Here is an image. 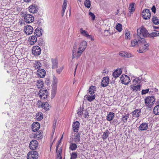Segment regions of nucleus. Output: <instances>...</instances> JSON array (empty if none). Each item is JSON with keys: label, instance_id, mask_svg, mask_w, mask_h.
<instances>
[{"label": "nucleus", "instance_id": "nucleus-17", "mask_svg": "<svg viewBox=\"0 0 159 159\" xmlns=\"http://www.w3.org/2000/svg\"><path fill=\"white\" fill-rule=\"evenodd\" d=\"M29 11L31 13H35L38 11V8L35 5L33 4L29 7Z\"/></svg>", "mask_w": 159, "mask_h": 159}, {"label": "nucleus", "instance_id": "nucleus-50", "mask_svg": "<svg viewBox=\"0 0 159 159\" xmlns=\"http://www.w3.org/2000/svg\"><path fill=\"white\" fill-rule=\"evenodd\" d=\"M84 111V108H80V109H79L78 110L77 114L79 115H80L81 116L82 115L83 113V111Z\"/></svg>", "mask_w": 159, "mask_h": 159}, {"label": "nucleus", "instance_id": "nucleus-30", "mask_svg": "<svg viewBox=\"0 0 159 159\" xmlns=\"http://www.w3.org/2000/svg\"><path fill=\"white\" fill-rule=\"evenodd\" d=\"M30 41V43L31 45H33L36 43L37 40V37L34 35H33L31 36L29 38Z\"/></svg>", "mask_w": 159, "mask_h": 159}, {"label": "nucleus", "instance_id": "nucleus-56", "mask_svg": "<svg viewBox=\"0 0 159 159\" xmlns=\"http://www.w3.org/2000/svg\"><path fill=\"white\" fill-rule=\"evenodd\" d=\"M56 92L55 88L53 89L52 90V95L53 98L54 97L56 94Z\"/></svg>", "mask_w": 159, "mask_h": 159}, {"label": "nucleus", "instance_id": "nucleus-34", "mask_svg": "<svg viewBox=\"0 0 159 159\" xmlns=\"http://www.w3.org/2000/svg\"><path fill=\"white\" fill-rule=\"evenodd\" d=\"M85 97L89 102H91L93 101L95 99V96L94 94H93L92 96L91 95H87L85 96Z\"/></svg>", "mask_w": 159, "mask_h": 159}, {"label": "nucleus", "instance_id": "nucleus-6", "mask_svg": "<svg viewBox=\"0 0 159 159\" xmlns=\"http://www.w3.org/2000/svg\"><path fill=\"white\" fill-rule=\"evenodd\" d=\"M120 80L122 84L127 85L130 82V78L127 75L123 74L120 77Z\"/></svg>", "mask_w": 159, "mask_h": 159}, {"label": "nucleus", "instance_id": "nucleus-10", "mask_svg": "<svg viewBox=\"0 0 159 159\" xmlns=\"http://www.w3.org/2000/svg\"><path fill=\"white\" fill-rule=\"evenodd\" d=\"M25 21L28 23L33 22L34 20V17L31 14H25L24 16Z\"/></svg>", "mask_w": 159, "mask_h": 159}, {"label": "nucleus", "instance_id": "nucleus-49", "mask_svg": "<svg viewBox=\"0 0 159 159\" xmlns=\"http://www.w3.org/2000/svg\"><path fill=\"white\" fill-rule=\"evenodd\" d=\"M119 55L121 57H129V55H127V54L124 52H120L119 53Z\"/></svg>", "mask_w": 159, "mask_h": 159}, {"label": "nucleus", "instance_id": "nucleus-31", "mask_svg": "<svg viewBox=\"0 0 159 159\" xmlns=\"http://www.w3.org/2000/svg\"><path fill=\"white\" fill-rule=\"evenodd\" d=\"M114 113L112 112H110L107 116V120L109 121L111 120L114 117Z\"/></svg>", "mask_w": 159, "mask_h": 159}, {"label": "nucleus", "instance_id": "nucleus-27", "mask_svg": "<svg viewBox=\"0 0 159 159\" xmlns=\"http://www.w3.org/2000/svg\"><path fill=\"white\" fill-rule=\"evenodd\" d=\"M81 134L80 133H78L77 134H75L74 138L75 142L78 143L80 141Z\"/></svg>", "mask_w": 159, "mask_h": 159}, {"label": "nucleus", "instance_id": "nucleus-37", "mask_svg": "<svg viewBox=\"0 0 159 159\" xmlns=\"http://www.w3.org/2000/svg\"><path fill=\"white\" fill-rule=\"evenodd\" d=\"M135 3H132L130 4L129 7V10L130 12H133L135 10L134 7Z\"/></svg>", "mask_w": 159, "mask_h": 159}, {"label": "nucleus", "instance_id": "nucleus-58", "mask_svg": "<svg viewBox=\"0 0 159 159\" xmlns=\"http://www.w3.org/2000/svg\"><path fill=\"white\" fill-rule=\"evenodd\" d=\"M149 91V89H147L145 90H143L142 91V94H145L146 93H148Z\"/></svg>", "mask_w": 159, "mask_h": 159}, {"label": "nucleus", "instance_id": "nucleus-25", "mask_svg": "<svg viewBox=\"0 0 159 159\" xmlns=\"http://www.w3.org/2000/svg\"><path fill=\"white\" fill-rule=\"evenodd\" d=\"M141 85H138L137 86L133 85H131L130 86V89L133 91L136 92L140 90Z\"/></svg>", "mask_w": 159, "mask_h": 159}, {"label": "nucleus", "instance_id": "nucleus-24", "mask_svg": "<svg viewBox=\"0 0 159 159\" xmlns=\"http://www.w3.org/2000/svg\"><path fill=\"white\" fill-rule=\"evenodd\" d=\"M141 112V110L139 109H135L132 112L133 116L134 117H138L139 116V114Z\"/></svg>", "mask_w": 159, "mask_h": 159}, {"label": "nucleus", "instance_id": "nucleus-51", "mask_svg": "<svg viewBox=\"0 0 159 159\" xmlns=\"http://www.w3.org/2000/svg\"><path fill=\"white\" fill-rule=\"evenodd\" d=\"M89 15L90 16V17H91V19L93 20H95V15L93 13L90 12H89Z\"/></svg>", "mask_w": 159, "mask_h": 159}, {"label": "nucleus", "instance_id": "nucleus-52", "mask_svg": "<svg viewBox=\"0 0 159 159\" xmlns=\"http://www.w3.org/2000/svg\"><path fill=\"white\" fill-rule=\"evenodd\" d=\"M63 135H62L61 139H60L59 140V141L58 142L57 145L56 146V151H58L57 150H58V148L59 145L61 142V140L62 139H63Z\"/></svg>", "mask_w": 159, "mask_h": 159}, {"label": "nucleus", "instance_id": "nucleus-2", "mask_svg": "<svg viewBox=\"0 0 159 159\" xmlns=\"http://www.w3.org/2000/svg\"><path fill=\"white\" fill-rule=\"evenodd\" d=\"M87 43L85 41H83L80 43L78 48V50L76 52V59H77L80 57L82 53L85 50L87 47Z\"/></svg>", "mask_w": 159, "mask_h": 159}, {"label": "nucleus", "instance_id": "nucleus-38", "mask_svg": "<svg viewBox=\"0 0 159 159\" xmlns=\"http://www.w3.org/2000/svg\"><path fill=\"white\" fill-rule=\"evenodd\" d=\"M37 88L39 89L42 88L43 86V82L41 80H38L37 83Z\"/></svg>", "mask_w": 159, "mask_h": 159}, {"label": "nucleus", "instance_id": "nucleus-16", "mask_svg": "<svg viewBox=\"0 0 159 159\" xmlns=\"http://www.w3.org/2000/svg\"><path fill=\"white\" fill-rule=\"evenodd\" d=\"M78 44V43L76 42L74 44L73 49H72V59H74V58H76V49L77 48V46Z\"/></svg>", "mask_w": 159, "mask_h": 159}, {"label": "nucleus", "instance_id": "nucleus-46", "mask_svg": "<svg viewBox=\"0 0 159 159\" xmlns=\"http://www.w3.org/2000/svg\"><path fill=\"white\" fill-rule=\"evenodd\" d=\"M77 148L76 144L75 143H72L70 144V149L72 150H75Z\"/></svg>", "mask_w": 159, "mask_h": 159}, {"label": "nucleus", "instance_id": "nucleus-23", "mask_svg": "<svg viewBox=\"0 0 159 159\" xmlns=\"http://www.w3.org/2000/svg\"><path fill=\"white\" fill-rule=\"evenodd\" d=\"M37 75L39 76L41 78L44 77L45 75V71L43 69H39L37 71Z\"/></svg>", "mask_w": 159, "mask_h": 159}, {"label": "nucleus", "instance_id": "nucleus-3", "mask_svg": "<svg viewBox=\"0 0 159 159\" xmlns=\"http://www.w3.org/2000/svg\"><path fill=\"white\" fill-rule=\"evenodd\" d=\"M155 99L153 96H148L145 99V103L148 108H151L155 103Z\"/></svg>", "mask_w": 159, "mask_h": 159}, {"label": "nucleus", "instance_id": "nucleus-4", "mask_svg": "<svg viewBox=\"0 0 159 159\" xmlns=\"http://www.w3.org/2000/svg\"><path fill=\"white\" fill-rule=\"evenodd\" d=\"M138 33L139 32V35L140 37H147L149 35L146 29L142 27L140 29L137 30Z\"/></svg>", "mask_w": 159, "mask_h": 159}, {"label": "nucleus", "instance_id": "nucleus-47", "mask_svg": "<svg viewBox=\"0 0 159 159\" xmlns=\"http://www.w3.org/2000/svg\"><path fill=\"white\" fill-rule=\"evenodd\" d=\"M71 157L70 159H76L77 157V155L76 152H73L70 154Z\"/></svg>", "mask_w": 159, "mask_h": 159}, {"label": "nucleus", "instance_id": "nucleus-15", "mask_svg": "<svg viewBox=\"0 0 159 159\" xmlns=\"http://www.w3.org/2000/svg\"><path fill=\"white\" fill-rule=\"evenodd\" d=\"M24 31L26 34L29 35L33 32V29L31 26L28 25L25 27Z\"/></svg>", "mask_w": 159, "mask_h": 159}, {"label": "nucleus", "instance_id": "nucleus-9", "mask_svg": "<svg viewBox=\"0 0 159 159\" xmlns=\"http://www.w3.org/2000/svg\"><path fill=\"white\" fill-rule=\"evenodd\" d=\"M142 16L144 19H149L151 17V12L148 9H145L142 12Z\"/></svg>", "mask_w": 159, "mask_h": 159}, {"label": "nucleus", "instance_id": "nucleus-57", "mask_svg": "<svg viewBox=\"0 0 159 159\" xmlns=\"http://www.w3.org/2000/svg\"><path fill=\"white\" fill-rule=\"evenodd\" d=\"M53 84H57V80L55 76L54 75L53 76Z\"/></svg>", "mask_w": 159, "mask_h": 159}, {"label": "nucleus", "instance_id": "nucleus-7", "mask_svg": "<svg viewBox=\"0 0 159 159\" xmlns=\"http://www.w3.org/2000/svg\"><path fill=\"white\" fill-rule=\"evenodd\" d=\"M144 43L141 44L139 46V52L140 53H143V52L148 50V47L149 45L148 43H147L145 39V42Z\"/></svg>", "mask_w": 159, "mask_h": 159}, {"label": "nucleus", "instance_id": "nucleus-39", "mask_svg": "<svg viewBox=\"0 0 159 159\" xmlns=\"http://www.w3.org/2000/svg\"><path fill=\"white\" fill-rule=\"evenodd\" d=\"M125 39H130L131 37L130 36V33L129 31L126 30L125 31Z\"/></svg>", "mask_w": 159, "mask_h": 159}, {"label": "nucleus", "instance_id": "nucleus-41", "mask_svg": "<svg viewBox=\"0 0 159 159\" xmlns=\"http://www.w3.org/2000/svg\"><path fill=\"white\" fill-rule=\"evenodd\" d=\"M152 22L156 25L159 24V20L158 19L156 16H153L152 18Z\"/></svg>", "mask_w": 159, "mask_h": 159}, {"label": "nucleus", "instance_id": "nucleus-32", "mask_svg": "<svg viewBox=\"0 0 159 159\" xmlns=\"http://www.w3.org/2000/svg\"><path fill=\"white\" fill-rule=\"evenodd\" d=\"M62 148H60L58 150L56 151L57 158V159H62V157L61 156L62 152Z\"/></svg>", "mask_w": 159, "mask_h": 159}, {"label": "nucleus", "instance_id": "nucleus-12", "mask_svg": "<svg viewBox=\"0 0 159 159\" xmlns=\"http://www.w3.org/2000/svg\"><path fill=\"white\" fill-rule=\"evenodd\" d=\"M38 105L39 107H42L45 111L48 110L50 108V106L47 102H44L43 103L38 102Z\"/></svg>", "mask_w": 159, "mask_h": 159}, {"label": "nucleus", "instance_id": "nucleus-33", "mask_svg": "<svg viewBox=\"0 0 159 159\" xmlns=\"http://www.w3.org/2000/svg\"><path fill=\"white\" fill-rule=\"evenodd\" d=\"M109 134L110 132L107 130L105 131L102 136V138L103 139L105 140L107 139L108 138Z\"/></svg>", "mask_w": 159, "mask_h": 159}, {"label": "nucleus", "instance_id": "nucleus-13", "mask_svg": "<svg viewBox=\"0 0 159 159\" xmlns=\"http://www.w3.org/2000/svg\"><path fill=\"white\" fill-rule=\"evenodd\" d=\"M38 142L36 140H32L29 144L30 148L31 150H35L38 147Z\"/></svg>", "mask_w": 159, "mask_h": 159}, {"label": "nucleus", "instance_id": "nucleus-62", "mask_svg": "<svg viewBox=\"0 0 159 159\" xmlns=\"http://www.w3.org/2000/svg\"><path fill=\"white\" fill-rule=\"evenodd\" d=\"M89 36H90V37L87 38L89 39H90L92 41H93L94 40V39L93 38L92 36L91 35H89Z\"/></svg>", "mask_w": 159, "mask_h": 159}, {"label": "nucleus", "instance_id": "nucleus-60", "mask_svg": "<svg viewBox=\"0 0 159 159\" xmlns=\"http://www.w3.org/2000/svg\"><path fill=\"white\" fill-rule=\"evenodd\" d=\"M151 9L152 10V11L154 13H155L156 12V8L155 7V6H153L151 8Z\"/></svg>", "mask_w": 159, "mask_h": 159}, {"label": "nucleus", "instance_id": "nucleus-40", "mask_svg": "<svg viewBox=\"0 0 159 159\" xmlns=\"http://www.w3.org/2000/svg\"><path fill=\"white\" fill-rule=\"evenodd\" d=\"M36 117L38 120H40L43 118V115L41 112H38L36 114Z\"/></svg>", "mask_w": 159, "mask_h": 159}, {"label": "nucleus", "instance_id": "nucleus-61", "mask_svg": "<svg viewBox=\"0 0 159 159\" xmlns=\"http://www.w3.org/2000/svg\"><path fill=\"white\" fill-rule=\"evenodd\" d=\"M67 0H64V2H63V5H65L67 6Z\"/></svg>", "mask_w": 159, "mask_h": 159}, {"label": "nucleus", "instance_id": "nucleus-1", "mask_svg": "<svg viewBox=\"0 0 159 159\" xmlns=\"http://www.w3.org/2000/svg\"><path fill=\"white\" fill-rule=\"evenodd\" d=\"M134 39L131 41L130 46L132 47H139L140 45L145 42V39L143 38L140 37L138 34L135 35Z\"/></svg>", "mask_w": 159, "mask_h": 159}, {"label": "nucleus", "instance_id": "nucleus-43", "mask_svg": "<svg viewBox=\"0 0 159 159\" xmlns=\"http://www.w3.org/2000/svg\"><path fill=\"white\" fill-rule=\"evenodd\" d=\"M42 66L41 64L39 61H36L34 64V66L36 69H38L41 67Z\"/></svg>", "mask_w": 159, "mask_h": 159}, {"label": "nucleus", "instance_id": "nucleus-26", "mask_svg": "<svg viewBox=\"0 0 159 159\" xmlns=\"http://www.w3.org/2000/svg\"><path fill=\"white\" fill-rule=\"evenodd\" d=\"M33 137L37 140H41L43 138V134L41 132H38L34 134Z\"/></svg>", "mask_w": 159, "mask_h": 159}, {"label": "nucleus", "instance_id": "nucleus-21", "mask_svg": "<svg viewBox=\"0 0 159 159\" xmlns=\"http://www.w3.org/2000/svg\"><path fill=\"white\" fill-rule=\"evenodd\" d=\"M148 124L146 123H142L139 127V129L141 131L146 130L148 129Z\"/></svg>", "mask_w": 159, "mask_h": 159}, {"label": "nucleus", "instance_id": "nucleus-48", "mask_svg": "<svg viewBox=\"0 0 159 159\" xmlns=\"http://www.w3.org/2000/svg\"><path fill=\"white\" fill-rule=\"evenodd\" d=\"M116 28L119 32H121L122 30V25L119 23L118 24L116 27Z\"/></svg>", "mask_w": 159, "mask_h": 159}, {"label": "nucleus", "instance_id": "nucleus-36", "mask_svg": "<svg viewBox=\"0 0 159 159\" xmlns=\"http://www.w3.org/2000/svg\"><path fill=\"white\" fill-rule=\"evenodd\" d=\"M153 112L156 115L159 114V105L156 106L154 107Z\"/></svg>", "mask_w": 159, "mask_h": 159}, {"label": "nucleus", "instance_id": "nucleus-63", "mask_svg": "<svg viewBox=\"0 0 159 159\" xmlns=\"http://www.w3.org/2000/svg\"><path fill=\"white\" fill-rule=\"evenodd\" d=\"M31 0H24V1L26 2H29Z\"/></svg>", "mask_w": 159, "mask_h": 159}, {"label": "nucleus", "instance_id": "nucleus-29", "mask_svg": "<svg viewBox=\"0 0 159 159\" xmlns=\"http://www.w3.org/2000/svg\"><path fill=\"white\" fill-rule=\"evenodd\" d=\"M80 30L81 34L86 37L87 38L90 37L89 35V34L86 31L84 30L82 28H80Z\"/></svg>", "mask_w": 159, "mask_h": 159}, {"label": "nucleus", "instance_id": "nucleus-14", "mask_svg": "<svg viewBox=\"0 0 159 159\" xmlns=\"http://www.w3.org/2000/svg\"><path fill=\"white\" fill-rule=\"evenodd\" d=\"M41 51L40 48L37 46L33 47L32 49V53L35 56H38L41 53Z\"/></svg>", "mask_w": 159, "mask_h": 159}, {"label": "nucleus", "instance_id": "nucleus-59", "mask_svg": "<svg viewBox=\"0 0 159 159\" xmlns=\"http://www.w3.org/2000/svg\"><path fill=\"white\" fill-rule=\"evenodd\" d=\"M56 123H57V121H56L54 122V123L53 124V134H54V130H55V129L56 128Z\"/></svg>", "mask_w": 159, "mask_h": 159}, {"label": "nucleus", "instance_id": "nucleus-54", "mask_svg": "<svg viewBox=\"0 0 159 159\" xmlns=\"http://www.w3.org/2000/svg\"><path fill=\"white\" fill-rule=\"evenodd\" d=\"M89 116V113L87 109H86L84 113V117L85 118H88Z\"/></svg>", "mask_w": 159, "mask_h": 159}, {"label": "nucleus", "instance_id": "nucleus-8", "mask_svg": "<svg viewBox=\"0 0 159 159\" xmlns=\"http://www.w3.org/2000/svg\"><path fill=\"white\" fill-rule=\"evenodd\" d=\"M37 152L36 151L30 152L27 156V159H37L38 158Z\"/></svg>", "mask_w": 159, "mask_h": 159}, {"label": "nucleus", "instance_id": "nucleus-53", "mask_svg": "<svg viewBox=\"0 0 159 159\" xmlns=\"http://www.w3.org/2000/svg\"><path fill=\"white\" fill-rule=\"evenodd\" d=\"M67 6L65 5H63L62 7V12L61 14L62 15V16H63V15L64 14V12H65V10Z\"/></svg>", "mask_w": 159, "mask_h": 159}, {"label": "nucleus", "instance_id": "nucleus-5", "mask_svg": "<svg viewBox=\"0 0 159 159\" xmlns=\"http://www.w3.org/2000/svg\"><path fill=\"white\" fill-rule=\"evenodd\" d=\"M48 93L47 90L40 89L39 93V97L41 99L46 100L48 99Z\"/></svg>", "mask_w": 159, "mask_h": 159}, {"label": "nucleus", "instance_id": "nucleus-44", "mask_svg": "<svg viewBox=\"0 0 159 159\" xmlns=\"http://www.w3.org/2000/svg\"><path fill=\"white\" fill-rule=\"evenodd\" d=\"M129 115L128 114H125L122 116V120L124 122H126L128 118H129Z\"/></svg>", "mask_w": 159, "mask_h": 159}, {"label": "nucleus", "instance_id": "nucleus-20", "mask_svg": "<svg viewBox=\"0 0 159 159\" xmlns=\"http://www.w3.org/2000/svg\"><path fill=\"white\" fill-rule=\"evenodd\" d=\"M121 73L122 70L121 69H117L114 71L112 75L114 78H116L119 76Z\"/></svg>", "mask_w": 159, "mask_h": 159}, {"label": "nucleus", "instance_id": "nucleus-42", "mask_svg": "<svg viewBox=\"0 0 159 159\" xmlns=\"http://www.w3.org/2000/svg\"><path fill=\"white\" fill-rule=\"evenodd\" d=\"M85 6L88 8H89L91 6V2L90 0H85L84 2Z\"/></svg>", "mask_w": 159, "mask_h": 159}, {"label": "nucleus", "instance_id": "nucleus-64", "mask_svg": "<svg viewBox=\"0 0 159 159\" xmlns=\"http://www.w3.org/2000/svg\"><path fill=\"white\" fill-rule=\"evenodd\" d=\"M119 12V10H117L116 13L115 14L116 15H117Z\"/></svg>", "mask_w": 159, "mask_h": 159}, {"label": "nucleus", "instance_id": "nucleus-19", "mask_svg": "<svg viewBox=\"0 0 159 159\" xmlns=\"http://www.w3.org/2000/svg\"><path fill=\"white\" fill-rule=\"evenodd\" d=\"M40 127V124L39 122H36L33 123L32 125V129L33 131L35 132L39 130Z\"/></svg>", "mask_w": 159, "mask_h": 159}, {"label": "nucleus", "instance_id": "nucleus-55", "mask_svg": "<svg viewBox=\"0 0 159 159\" xmlns=\"http://www.w3.org/2000/svg\"><path fill=\"white\" fill-rule=\"evenodd\" d=\"M63 69V67H60L59 68L57 69L56 72L57 74H59L62 71Z\"/></svg>", "mask_w": 159, "mask_h": 159}, {"label": "nucleus", "instance_id": "nucleus-18", "mask_svg": "<svg viewBox=\"0 0 159 159\" xmlns=\"http://www.w3.org/2000/svg\"><path fill=\"white\" fill-rule=\"evenodd\" d=\"M109 83V78L108 77H104L102 81L101 85L103 87L107 86Z\"/></svg>", "mask_w": 159, "mask_h": 159}, {"label": "nucleus", "instance_id": "nucleus-11", "mask_svg": "<svg viewBox=\"0 0 159 159\" xmlns=\"http://www.w3.org/2000/svg\"><path fill=\"white\" fill-rule=\"evenodd\" d=\"M80 123L77 121L73 122L72 125V130L75 132L77 133L80 128Z\"/></svg>", "mask_w": 159, "mask_h": 159}, {"label": "nucleus", "instance_id": "nucleus-22", "mask_svg": "<svg viewBox=\"0 0 159 159\" xmlns=\"http://www.w3.org/2000/svg\"><path fill=\"white\" fill-rule=\"evenodd\" d=\"M51 61L52 64V69L56 68L57 67L58 61L57 59V58H52Z\"/></svg>", "mask_w": 159, "mask_h": 159}, {"label": "nucleus", "instance_id": "nucleus-35", "mask_svg": "<svg viewBox=\"0 0 159 159\" xmlns=\"http://www.w3.org/2000/svg\"><path fill=\"white\" fill-rule=\"evenodd\" d=\"M96 89V87L95 86H91L89 89V94L92 96L94 94V91Z\"/></svg>", "mask_w": 159, "mask_h": 159}, {"label": "nucleus", "instance_id": "nucleus-28", "mask_svg": "<svg viewBox=\"0 0 159 159\" xmlns=\"http://www.w3.org/2000/svg\"><path fill=\"white\" fill-rule=\"evenodd\" d=\"M141 82V79L139 78L134 79L133 80V85L137 86V85H140L139 84Z\"/></svg>", "mask_w": 159, "mask_h": 159}, {"label": "nucleus", "instance_id": "nucleus-45", "mask_svg": "<svg viewBox=\"0 0 159 159\" xmlns=\"http://www.w3.org/2000/svg\"><path fill=\"white\" fill-rule=\"evenodd\" d=\"M151 37H154L156 36H159V31H156L150 34Z\"/></svg>", "mask_w": 159, "mask_h": 159}]
</instances>
